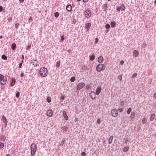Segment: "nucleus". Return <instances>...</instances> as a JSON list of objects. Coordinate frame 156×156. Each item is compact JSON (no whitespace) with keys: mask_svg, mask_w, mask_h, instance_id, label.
<instances>
[{"mask_svg":"<svg viewBox=\"0 0 156 156\" xmlns=\"http://www.w3.org/2000/svg\"><path fill=\"white\" fill-rule=\"evenodd\" d=\"M48 70L47 68L43 67L41 68L39 70L40 75L43 77H45L47 76Z\"/></svg>","mask_w":156,"mask_h":156,"instance_id":"nucleus-1","label":"nucleus"},{"mask_svg":"<svg viewBox=\"0 0 156 156\" xmlns=\"http://www.w3.org/2000/svg\"><path fill=\"white\" fill-rule=\"evenodd\" d=\"M31 154L32 156H34L37 150V145L34 143L32 144L30 146Z\"/></svg>","mask_w":156,"mask_h":156,"instance_id":"nucleus-2","label":"nucleus"},{"mask_svg":"<svg viewBox=\"0 0 156 156\" xmlns=\"http://www.w3.org/2000/svg\"><path fill=\"white\" fill-rule=\"evenodd\" d=\"M105 66L104 64L99 63L96 66V70L98 72H100L105 70Z\"/></svg>","mask_w":156,"mask_h":156,"instance_id":"nucleus-3","label":"nucleus"},{"mask_svg":"<svg viewBox=\"0 0 156 156\" xmlns=\"http://www.w3.org/2000/svg\"><path fill=\"white\" fill-rule=\"evenodd\" d=\"M7 81V78L4 76L0 74V81L1 84L2 85H4L5 84Z\"/></svg>","mask_w":156,"mask_h":156,"instance_id":"nucleus-4","label":"nucleus"},{"mask_svg":"<svg viewBox=\"0 0 156 156\" xmlns=\"http://www.w3.org/2000/svg\"><path fill=\"white\" fill-rule=\"evenodd\" d=\"M111 114L113 117H116L118 115V112L117 110L115 109H113L111 111Z\"/></svg>","mask_w":156,"mask_h":156,"instance_id":"nucleus-5","label":"nucleus"},{"mask_svg":"<svg viewBox=\"0 0 156 156\" xmlns=\"http://www.w3.org/2000/svg\"><path fill=\"white\" fill-rule=\"evenodd\" d=\"M85 85L84 83L82 82L79 83L76 86V88L77 90H80L83 88Z\"/></svg>","mask_w":156,"mask_h":156,"instance_id":"nucleus-6","label":"nucleus"},{"mask_svg":"<svg viewBox=\"0 0 156 156\" xmlns=\"http://www.w3.org/2000/svg\"><path fill=\"white\" fill-rule=\"evenodd\" d=\"M85 15L87 17H89L91 15V12L90 10H86L84 13Z\"/></svg>","mask_w":156,"mask_h":156,"instance_id":"nucleus-7","label":"nucleus"},{"mask_svg":"<svg viewBox=\"0 0 156 156\" xmlns=\"http://www.w3.org/2000/svg\"><path fill=\"white\" fill-rule=\"evenodd\" d=\"M125 9V7L124 5H122L120 7H118L116 8V10L118 11H119L121 10L122 11H124Z\"/></svg>","mask_w":156,"mask_h":156,"instance_id":"nucleus-8","label":"nucleus"},{"mask_svg":"<svg viewBox=\"0 0 156 156\" xmlns=\"http://www.w3.org/2000/svg\"><path fill=\"white\" fill-rule=\"evenodd\" d=\"M90 96L91 97V98L94 99L96 98L95 94L94 91H92L89 94Z\"/></svg>","mask_w":156,"mask_h":156,"instance_id":"nucleus-9","label":"nucleus"},{"mask_svg":"<svg viewBox=\"0 0 156 156\" xmlns=\"http://www.w3.org/2000/svg\"><path fill=\"white\" fill-rule=\"evenodd\" d=\"M53 114V112L51 110H49L47 112V115L48 117H51L52 116Z\"/></svg>","mask_w":156,"mask_h":156,"instance_id":"nucleus-10","label":"nucleus"},{"mask_svg":"<svg viewBox=\"0 0 156 156\" xmlns=\"http://www.w3.org/2000/svg\"><path fill=\"white\" fill-rule=\"evenodd\" d=\"M2 119L3 122L5 123V126H6L7 125L8 121L6 117L5 116L3 115L2 117Z\"/></svg>","mask_w":156,"mask_h":156,"instance_id":"nucleus-11","label":"nucleus"},{"mask_svg":"<svg viewBox=\"0 0 156 156\" xmlns=\"http://www.w3.org/2000/svg\"><path fill=\"white\" fill-rule=\"evenodd\" d=\"M101 87H99L97 88L96 90L95 94L98 95L100 94L101 91Z\"/></svg>","mask_w":156,"mask_h":156,"instance_id":"nucleus-12","label":"nucleus"},{"mask_svg":"<svg viewBox=\"0 0 156 156\" xmlns=\"http://www.w3.org/2000/svg\"><path fill=\"white\" fill-rule=\"evenodd\" d=\"M63 115L66 120H68V117L66 112H63Z\"/></svg>","mask_w":156,"mask_h":156,"instance_id":"nucleus-13","label":"nucleus"},{"mask_svg":"<svg viewBox=\"0 0 156 156\" xmlns=\"http://www.w3.org/2000/svg\"><path fill=\"white\" fill-rule=\"evenodd\" d=\"M91 26L90 23H87L85 24V28L87 31H88Z\"/></svg>","mask_w":156,"mask_h":156,"instance_id":"nucleus-14","label":"nucleus"},{"mask_svg":"<svg viewBox=\"0 0 156 156\" xmlns=\"http://www.w3.org/2000/svg\"><path fill=\"white\" fill-rule=\"evenodd\" d=\"M103 58L101 56H100L98 58V61L99 63H101L103 62Z\"/></svg>","mask_w":156,"mask_h":156,"instance_id":"nucleus-15","label":"nucleus"},{"mask_svg":"<svg viewBox=\"0 0 156 156\" xmlns=\"http://www.w3.org/2000/svg\"><path fill=\"white\" fill-rule=\"evenodd\" d=\"M133 54L134 56L138 57L139 55V52L136 50H135L133 51Z\"/></svg>","mask_w":156,"mask_h":156,"instance_id":"nucleus-16","label":"nucleus"},{"mask_svg":"<svg viewBox=\"0 0 156 156\" xmlns=\"http://www.w3.org/2000/svg\"><path fill=\"white\" fill-rule=\"evenodd\" d=\"M67 10L68 11H71L72 9V7L71 5H69L66 6V8Z\"/></svg>","mask_w":156,"mask_h":156,"instance_id":"nucleus-17","label":"nucleus"},{"mask_svg":"<svg viewBox=\"0 0 156 156\" xmlns=\"http://www.w3.org/2000/svg\"><path fill=\"white\" fill-rule=\"evenodd\" d=\"M135 115V112H132L130 114V118L131 119H133L134 118Z\"/></svg>","mask_w":156,"mask_h":156,"instance_id":"nucleus-18","label":"nucleus"},{"mask_svg":"<svg viewBox=\"0 0 156 156\" xmlns=\"http://www.w3.org/2000/svg\"><path fill=\"white\" fill-rule=\"evenodd\" d=\"M113 136H111L109 138L108 140V143L109 144H111L112 143L113 140Z\"/></svg>","mask_w":156,"mask_h":156,"instance_id":"nucleus-19","label":"nucleus"},{"mask_svg":"<svg viewBox=\"0 0 156 156\" xmlns=\"http://www.w3.org/2000/svg\"><path fill=\"white\" fill-rule=\"evenodd\" d=\"M15 83H16V80H15V79L14 78H12V82L11 83V86H13Z\"/></svg>","mask_w":156,"mask_h":156,"instance_id":"nucleus-20","label":"nucleus"},{"mask_svg":"<svg viewBox=\"0 0 156 156\" xmlns=\"http://www.w3.org/2000/svg\"><path fill=\"white\" fill-rule=\"evenodd\" d=\"M155 117V114H152L150 117V120L151 121H153Z\"/></svg>","mask_w":156,"mask_h":156,"instance_id":"nucleus-21","label":"nucleus"},{"mask_svg":"<svg viewBox=\"0 0 156 156\" xmlns=\"http://www.w3.org/2000/svg\"><path fill=\"white\" fill-rule=\"evenodd\" d=\"M89 58L90 60L93 61L94 60L95 58V56L94 55H90L89 56Z\"/></svg>","mask_w":156,"mask_h":156,"instance_id":"nucleus-22","label":"nucleus"},{"mask_svg":"<svg viewBox=\"0 0 156 156\" xmlns=\"http://www.w3.org/2000/svg\"><path fill=\"white\" fill-rule=\"evenodd\" d=\"M111 25L112 27H114L116 25V23L114 22H112L111 23Z\"/></svg>","mask_w":156,"mask_h":156,"instance_id":"nucleus-23","label":"nucleus"},{"mask_svg":"<svg viewBox=\"0 0 156 156\" xmlns=\"http://www.w3.org/2000/svg\"><path fill=\"white\" fill-rule=\"evenodd\" d=\"M16 45L15 43H13L12 44L11 48L12 50H14L16 48Z\"/></svg>","mask_w":156,"mask_h":156,"instance_id":"nucleus-24","label":"nucleus"},{"mask_svg":"<svg viewBox=\"0 0 156 156\" xmlns=\"http://www.w3.org/2000/svg\"><path fill=\"white\" fill-rule=\"evenodd\" d=\"M147 121V119L145 118H144L142 120V122L143 124L146 123Z\"/></svg>","mask_w":156,"mask_h":156,"instance_id":"nucleus-25","label":"nucleus"},{"mask_svg":"<svg viewBox=\"0 0 156 156\" xmlns=\"http://www.w3.org/2000/svg\"><path fill=\"white\" fill-rule=\"evenodd\" d=\"M129 148L128 147H126L123 148V151L124 152L127 151L129 150Z\"/></svg>","mask_w":156,"mask_h":156,"instance_id":"nucleus-26","label":"nucleus"},{"mask_svg":"<svg viewBox=\"0 0 156 156\" xmlns=\"http://www.w3.org/2000/svg\"><path fill=\"white\" fill-rule=\"evenodd\" d=\"M75 80V78L74 76L71 77L70 79V81L72 82H74Z\"/></svg>","mask_w":156,"mask_h":156,"instance_id":"nucleus-27","label":"nucleus"},{"mask_svg":"<svg viewBox=\"0 0 156 156\" xmlns=\"http://www.w3.org/2000/svg\"><path fill=\"white\" fill-rule=\"evenodd\" d=\"M132 109L131 108H129L127 110V114H129L131 112V111Z\"/></svg>","mask_w":156,"mask_h":156,"instance_id":"nucleus-28","label":"nucleus"},{"mask_svg":"<svg viewBox=\"0 0 156 156\" xmlns=\"http://www.w3.org/2000/svg\"><path fill=\"white\" fill-rule=\"evenodd\" d=\"M47 101L48 103H50L51 101V99L49 97H48L47 98Z\"/></svg>","mask_w":156,"mask_h":156,"instance_id":"nucleus-29","label":"nucleus"},{"mask_svg":"<svg viewBox=\"0 0 156 156\" xmlns=\"http://www.w3.org/2000/svg\"><path fill=\"white\" fill-rule=\"evenodd\" d=\"M4 144L0 142V148H2L4 146Z\"/></svg>","mask_w":156,"mask_h":156,"instance_id":"nucleus-30","label":"nucleus"},{"mask_svg":"<svg viewBox=\"0 0 156 156\" xmlns=\"http://www.w3.org/2000/svg\"><path fill=\"white\" fill-rule=\"evenodd\" d=\"M59 15V13L58 12H56L55 13V17H57Z\"/></svg>","mask_w":156,"mask_h":156,"instance_id":"nucleus-31","label":"nucleus"},{"mask_svg":"<svg viewBox=\"0 0 156 156\" xmlns=\"http://www.w3.org/2000/svg\"><path fill=\"white\" fill-rule=\"evenodd\" d=\"M2 58L4 60H6L7 58V57L4 55H2Z\"/></svg>","mask_w":156,"mask_h":156,"instance_id":"nucleus-32","label":"nucleus"},{"mask_svg":"<svg viewBox=\"0 0 156 156\" xmlns=\"http://www.w3.org/2000/svg\"><path fill=\"white\" fill-rule=\"evenodd\" d=\"M118 77L120 81L122 80V75H119L118 76Z\"/></svg>","mask_w":156,"mask_h":156,"instance_id":"nucleus-33","label":"nucleus"},{"mask_svg":"<svg viewBox=\"0 0 156 156\" xmlns=\"http://www.w3.org/2000/svg\"><path fill=\"white\" fill-rule=\"evenodd\" d=\"M60 66V62L59 61H58L57 62V64H56V66L58 67Z\"/></svg>","mask_w":156,"mask_h":156,"instance_id":"nucleus-34","label":"nucleus"},{"mask_svg":"<svg viewBox=\"0 0 156 156\" xmlns=\"http://www.w3.org/2000/svg\"><path fill=\"white\" fill-rule=\"evenodd\" d=\"M105 27L106 28V29H108L110 27V26L109 24H107L105 25Z\"/></svg>","mask_w":156,"mask_h":156,"instance_id":"nucleus-35","label":"nucleus"},{"mask_svg":"<svg viewBox=\"0 0 156 156\" xmlns=\"http://www.w3.org/2000/svg\"><path fill=\"white\" fill-rule=\"evenodd\" d=\"M137 75V74L136 73H134L132 76V77L133 78H134Z\"/></svg>","mask_w":156,"mask_h":156,"instance_id":"nucleus-36","label":"nucleus"},{"mask_svg":"<svg viewBox=\"0 0 156 156\" xmlns=\"http://www.w3.org/2000/svg\"><path fill=\"white\" fill-rule=\"evenodd\" d=\"M16 97L17 98H18L20 96V93L19 92H17L16 94Z\"/></svg>","mask_w":156,"mask_h":156,"instance_id":"nucleus-37","label":"nucleus"},{"mask_svg":"<svg viewBox=\"0 0 156 156\" xmlns=\"http://www.w3.org/2000/svg\"><path fill=\"white\" fill-rule=\"evenodd\" d=\"M8 20L9 22H11L12 20V17H9L8 18Z\"/></svg>","mask_w":156,"mask_h":156,"instance_id":"nucleus-38","label":"nucleus"},{"mask_svg":"<svg viewBox=\"0 0 156 156\" xmlns=\"http://www.w3.org/2000/svg\"><path fill=\"white\" fill-rule=\"evenodd\" d=\"M86 154L85 152H82L81 153V155L82 156H85L86 155Z\"/></svg>","mask_w":156,"mask_h":156,"instance_id":"nucleus-39","label":"nucleus"},{"mask_svg":"<svg viewBox=\"0 0 156 156\" xmlns=\"http://www.w3.org/2000/svg\"><path fill=\"white\" fill-rule=\"evenodd\" d=\"M19 25V23H16L15 25V27L16 28H18V27Z\"/></svg>","mask_w":156,"mask_h":156,"instance_id":"nucleus-40","label":"nucleus"},{"mask_svg":"<svg viewBox=\"0 0 156 156\" xmlns=\"http://www.w3.org/2000/svg\"><path fill=\"white\" fill-rule=\"evenodd\" d=\"M97 122L98 124H99L101 122V120L100 119H98L97 120Z\"/></svg>","mask_w":156,"mask_h":156,"instance_id":"nucleus-41","label":"nucleus"},{"mask_svg":"<svg viewBox=\"0 0 156 156\" xmlns=\"http://www.w3.org/2000/svg\"><path fill=\"white\" fill-rule=\"evenodd\" d=\"M95 43L97 44L98 41V38H95Z\"/></svg>","mask_w":156,"mask_h":156,"instance_id":"nucleus-42","label":"nucleus"},{"mask_svg":"<svg viewBox=\"0 0 156 156\" xmlns=\"http://www.w3.org/2000/svg\"><path fill=\"white\" fill-rule=\"evenodd\" d=\"M64 97L63 96H61L60 97V99L63 100L64 99Z\"/></svg>","mask_w":156,"mask_h":156,"instance_id":"nucleus-43","label":"nucleus"},{"mask_svg":"<svg viewBox=\"0 0 156 156\" xmlns=\"http://www.w3.org/2000/svg\"><path fill=\"white\" fill-rule=\"evenodd\" d=\"M90 87V86L89 85H87L86 86V89L87 90H88Z\"/></svg>","mask_w":156,"mask_h":156,"instance_id":"nucleus-44","label":"nucleus"},{"mask_svg":"<svg viewBox=\"0 0 156 156\" xmlns=\"http://www.w3.org/2000/svg\"><path fill=\"white\" fill-rule=\"evenodd\" d=\"M120 63L121 65H123L124 63V62L123 60H121L120 62Z\"/></svg>","mask_w":156,"mask_h":156,"instance_id":"nucleus-45","label":"nucleus"},{"mask_svg":"<svg viewBox=\"0 0 156 156\" xmlns=\"http://www.w3.org/2000/svg\"><path fill=\"white\" fill-rule=\"evenodd\" d=\"M118 110L120 112H122L123 111V110L122 109V108H119L118 109Z\"/></svg>","mask_w":156,"mask_h":156,"instance_id":"nucleus-46","label":"nucleus"},{"mask_svg":"<svg viewBox=\"0 0 156 156\" xmlns=\"http://www.w3.org/2000/svg\"><path fill=\"white\" fill-rule=\"evenodd\" d=\"M3 8L2 6H0V12H2V11Z\"/></svg>","mask_w":156,"mask_h":156,"instance_id":"nucleus-47","label":"nucleus"},{"mask_svg":"<svg viewBox=\"0 0 156 156\" xmlns=\"http://www.w3.org/2000/svg\"><path fill=\"white\" fill-rule=\"evenodd\" d=\"M22 65V63H20L19 64V68H20L21 67Z\"/></svg>","mask_w":156,"mask_h":156,"instance_id":"nucleus-48","label":"nucleus"},{"mask_svg":"<svg viewBox=\"0 0 156 156\" xmlns=\"http://www.w3.org/2000/svg\"><path fill=\"white\" fill-rule=\"evenodd\" d=\"M61 40L62 41H63L64 40V36H61Z\"/></svg>","mask_w":156,"mask_h":156,"instance_id":"nucleus-49","label":"nucleus"},{"mask_svg":"<svg viewBox=\"0 0 156 156\" xmlns=\"http://www.w3.org/2000/svg\"><path fill=\"white\" fill-rule=\"evenodd\" d=\"M24 73H21V74L20 76L21 77H23L24 76Z\"/></svg>","mask_w":156,"mask_h":156,"instance_id":"nucleus-50","label":"nucleus"},{"mask_svg":"<svg viewBox=\"0 0 156 156\" xmlns=\"http://www.w3.org/2000/svg\"><path fill=\"white\" fill-rule=\"evenodd\" d=\"M154 97L156 98V92L154 94Z\"/></svg>","mask_w":156,"mask_h":156,"instance_id":"nucleus-51","label":"nucleus"},{"mask_svg":"<svg viewBox=\"0 0 156 156\" xmlns=\"http://www.w3.org/2000/svg\"><path fill=\"white\" fill-rule=\"evenodd\" d=\"M78 121V119L77 118H76L75 119V122H77Z\"/></svg>","mask_w":156,"mask_h":156,"instance_id":"nucleus-52","label":"nucleus"},{"mask_svg":"<svg viewBox=\"0 0 156 156\" xmlns=\"http://www.w3.org/2000/svg\"><path fill=\"white\" fill-rule=\"evenodd\" d=\"M33 65H35V66H38V64H37V63H35V64H33Z\"/></svg>","mask_w":156,"mask_h":156,"instance_id":"nucleus-53","label":"nucleus"},{"mask_svg":"<svg viewBox=\"0 0 156 156\" xmlns=\"http://www.w3.org/2000/svg\"><path fill=\"white\" fill-rule=\"evenodd\" d=\"M89 0H83V1L84 2H87Z\"/></svg>","mask_w":156,"mask_h":156,"instance_id":"nucleus-54","label":"nucleus"},{"mask_svg":"<svg viewBox=\"0 0 156 156\" xmlns=\"http://www.w3.org/2000/svg\"><path fill=\"white\" fill-rule=\"evenodd\" d=\"M24 0H19V1L20 2L22 3L24 1Z\"/></svg>","mask_w":156,"mask_h":156,"instance_id":"nucleus-55","label":"nucleus"},{"mask_svg":"<svg viewBox=\"0 0 156 156\" xmlns=\"http://www.w3.org/2000/svg\"><path fill=\"white\" fill-rule=\"evenodd\" d=\"M29 20H30L31 21L32 20V18L31 17H30V18Z\"/></svg>","mask_w":156,"mask_h":156,"instance_id":"nucleus-56","label":"nucleus"},{"mask_svg":"<svg viewBox=\"0 0 156 156\" xmlns=\"http://www.w3.org/2000/svg\"><path fill=\"white\" fill-rule=\"evenodd\" d=\"M6 156H11L9 154H7Z\"/></svg>","mask_w":156,"mask_h":156,"instance_id":"nucleus-57","label":"nucleus"},{"mask_svg":"<svg viewBox=\"0 0 156 156\" xmlns=\"http://www.w3.org/2000/svg\"><path fill=\"white\" fill-rule=\"evenodd\" d=\"M75 22H76V20H74L73 21V22L74 23H75Z\"/></svg>","mask_w":156,"mask_h":156,"instance_id":"nucleus-58","label":"nucleus"},{"mask_svg":"<svg viewBox=\"0 0 156 156\" xmlns=\"http://www.w3.org/2000/svg\"><path fill=\"white\" fill-rule=\"evenodd\" d=\"M22 57L23 59L24 58V56L23 55H22Z\"/></svg>","mask_w":156,"mask_h":156,"instance_id":"nucleus-59","label":"nucleus"},{"mask_svg":"<svg viewBox=\"0 0 156 156\" xmlns=\"http://www.w3.org/2000/svg\"><path fill=\"white\" fill-rule=\"evenodd\" d=\"M2 36H0V39H2Z\"/></svg>","mask_w":156,"mask_h":156,"instance_id":"nucleus-60","label":"nucleus"},{"mask_svg":"<svg viewBox=\"0 0 156 156\" xmlns=\"http://www.w3.org/2000/svg\"><path fill=\"white\" fill-rule=\"evenodd\" d=\"M154 3L156 4V0L154 1Z\"/></svg>","mask_w":156,"mask_h":156,"instance_id":"nucleus-61","label":"nucleus"},{"mask_svg":"<svg viewBox=\"0 0 156 156\" xmlns=\"http://www.w3.org/2000/svg\"><path fill=\"white\" fill-rule=\"evenodd\" d=\"M5 137H3V139H5Z\"/></svg>","mask_w":156,"mask_h":156,"instance_id":"nucleus-62","label":"nucleus"},{"mask_svg":"<svg viewBox=\"0 0 156 156\" xmlns=\"http://www.w3.org/2000/svg\"><path fill=\"white\" fill-rule=\"evenodd\" d=\"M105 7H107V4H105Z\"/></svg>","mask_w":156,"mask_h":156,"instance_id":"nucleus-63","label":"nucleus"},{"mask_svg":"<svg viewBox=\"0 0 156 156\" xmlns=\"http://www.w3.org/2000/svg\"><path fill=\"white\" fill-rule=\"evenodd\" d=\"M81 0H77V1L79 2Z\"/></svg>","mask_w":156,"mask_h":156,"instance_id":"nucleus-64","label":"nucleus"}]
</instances>
